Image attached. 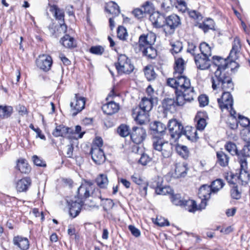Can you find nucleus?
I'll list each match as a JSON object with an SVG mask.
<instances>
[{"label": "nucleus", "instance_id": "f257e3e1", "mask_svg": "<svg viewBox=\"0 0 250 250\" xmlns=\"http://www.w3.org/2000/svg\"><path fill=\"white\" fill-rule=\"evenodd\" d=\"M77 193V200H67L69 215L73 218L76 217L80 213L83 205V199L91 196L100 198L102 201L104 200V199L102 198L99 188L91 180H85L78 188ZM104 200L107 201L108 199L106 198Z\"/></svg>", "mask_w": 250, "mask_h": 250}, {"label": "nucleus", "instance_id": "f03ea898", "mask_svg": "<svg viewBox=\"0 0 250 250\" xmlns=\"http://www.w3.org/2000/svg\"><path fill=\"white\" fill-rule=\"evenodd\" d=\"M167 84L176 90L185 91L186 92L194 91V88L191 86L190 81L182 74L173 75V78L167 79Z\"/></svg>", "mask_w": 250, "mask_h": 250}, {"label": "nucleus", "instance_id": "7ed1b4c3", "mask_svg": "<svg viewBox=\"0 0 250 250\" xmlns=\"http://www.w3.org/2000/svg\"><path fill=\"white\" fill-rule=\"evenodd\" d=\"M153 147L155 150L161 152V155L163 158H168L172 155V145L165 141L163 137L157 136L153 137Z\"/></svg>", "mask_w": 250, "mask_h": 250}, {"label": "nucleus", "instance_id": "20e7f679", "mask_svg": "<svg viewBox=\"0 0 250 250\" xmlns=\"http://www.w3.org/2000/svg\"><path fill=\"white\" fill-rule=\"evenodd\" d=\"M156 38V35L152 32L141 35L139 37L138 42L134 45L135 52L136 53H140L142 48L153 45L155 42Z\"/></svg>", "mask_w": 250, "mask_h": 250}, {"label": "nucleus", "instance_id": "39448f33", "mask_svg": "<svg viewBox=\"0 0 250 250\" xmlns=\"http://www.w3.org/2000/svg\"><path fill=\"white\" fill-rule=\"evenodd\" d=\"M221 85V87L224 90L229 91L233 90V84L231 78L226 73H224L219 77H212V87L215 90L218 86Z\"/></svg>", "mask_w": 250, "mask_h": 250}, {"label": "nucleus", "instance_id": "423d86ee", "mask_svg": "<svg viewBox=\"0 0 250 250\" xmlns=\"http://www.w3.org/2000/svg\"><path fill=\"white\" fill-rule=\"evenodd\" d=\"M217 101L219 106L222 111L226 110L229 112L232 117L234 118H236L234 116L236 112L232 107L233 99L229 91L224 92L221 97L217 99Z\"/></svg>", "mask_w": 250, "mask_h": 250}, {"label": "nucleus", "instance_id": "0eeeda50", "mask_svg": "<svg viewBox=\"0 0 250 250\" xmlns=\"http://www.w3.org/2000/svg\"><path fill=\"white\" fill-rule=\"evenodd\" d=\"M181 24L180 17L176 14H172L165 19L164 32L166 36L173 34L175 29Z\"/></svg>", "mask_w": 250, "mask_h": 250}, {"label": "nucleus", "instance_id": "6e6552de", "mask_svg": "<svg viewBox=\"0 0 250 250\" xmlns=\"http://www.w3.org/2000/svg\"><path fill=\"white\" fill-rule=\"evenodd\" d=\"M167 128L171 138L175 140L179 139L183 135L185 129L182 124L176 119H171L168 121Z\"/></svg>", "mask_w": 250, "mask_h": 250}, {"label": "nucleus", "instance_id": "1a4fd4ad", "mask_svg": "<svg viewBox=\"0 0 250 250\" xmlns=\"http://www.w3.org/2000/svg\"><path fill=\"white\" fill-rule=\"evenodd\" d=\"M116 69L125 73H130L133 71L134 67L126 55L121 54L118 57V62L115 64Z\"/></svg>", "mask_w": 250, "mask_h": 250}, {"label": "nucleus", "instance_id": "9d476101", "mask_svg": "<svg viewBox=\"0 0 250 250\" xmlns=\"http://www.w3.org/2000/svg\"><path fill=\"white\" fill-rule=\"evenodd\" d=\"M212 67L215 69L214 77H219L224 73H226L225 70L229 67V64L226 59L214 56L212 57Z\"/></svg>", "mask_w": 250, "mask_h": 250}, {"label": "nucleus", "instance_id": "9b49d317", "mask_svg": "<svg viewBox=\"0 0 250 250\" xmlns=\"http://www.w3.org/2000/svg\"><path fill=\"white\" fill-rule=\"evenodd\" d=\"M85 99L80 96L78 94H75L73 101L70 103L71 112L72 116H75L81 112L85 107Z\"/></svg>", "mask_w": 250, "mask_h": 250}, {"label": "nucleus", "instance_id": "f8f14e48", "mask_svg": "<svg viewBox=\"0 0 250 250\" xmlns=\"http://www.w3.org/2000/svg\"><path fill=\"white\" fill-rule=\"evenodd\" d=\"M175 93L176 94L175 104L178 106H182L186 101L190 102L193 100L195 95L194 91L189 92L176 90Z\"/></svg>", "mask_w": 250, "mask_h": 250}, {"label": "nucleus", "instance_id": "ddd939ff", "mask_svg": "<svg viewBox=\"0 0 250 250\" xmlns=\"http://www.w3.org/2000/svg\"><path fill=\"white\" fill-rule=\"evenodd\" d=\"M52 134L55 137L61 136L71 140L75 138L74 136V129L63 125H57L52 132Z\"/></svg>", "mask_w": 250, "mask_h": 250}, {"label": "nucleus", "instance_id": "4468645a", "mask_svg": "<svg viewBox=\"0 0 250 250\" xmlns=\"http://www.w3.org/2000/svg\"><path fill=\"white\" fill-rule=\"evenodd\" d=\"M50 11L54 13L56 19L59 21L61 31L63 33H65L67 30V26L64 23L63 11L59 8L57 6L53 5L50 6Z\"/></svg>", "mask_w": 250, "mask_h": 250}, {"label": "nucleus", "instance_id": "2eb2a0df", "mask_svg": "<svg viewBox=\"0 0 250 250\" xmlns=\"http://www.w3.org/2000/svg\"><path fill=\"white\" fill-rule=\"evenodd\" d=\"M90 154L92 160L95 164L101 165L105 160V156L103 149L100 147L94 146H91Z\"/></svg>", "mask_w": 250, "mask_h": 250}, {"label": "nucleus", "instance_id": "dca6fc26", "mask_svg": "<svg viewBox=\"0 0 250 250\" xmlns=\"http://www.w3.org/2000/svg\"><path fill=\"white\" fill-rule=\"evenodd\" d=\"M52 62V59L51 56L44 54L40 55L36 61L37 66L45 72H47L51 69Z\"/></svg>", "mask_w": 250, "mask_h": 250}, {"label": "nucleus", "instance_id": "f3484780", "mask_svg": "<svg viewBox=\"0 0 250 250\" xmlns=\"http://www.w3.org/2000/svg\"><path fill=\"white\" fill-rule=\"evenodd\" d=\"M146 135V131L142 127L134 126L130 133V137L132 141L136 144L143 142Z\"/></svg>", "mask_w": 250, "mask_h": 250}, {"label": "nucleus", "instance_id": "a211bd4d", "mask_svg": "<svg viewBox=\"0 0 250 250\" xmlns=\"http://www.w3.org/2000/svg\"><path fill=\"white\" fill-rule=\"evenodd\" d=\"M157 98L150 96V97H144L139 104V108L144 111H150L153 105L156 104Z\"/></svg>", "mask_w": 250, "mask_h": 250}, {"label": "nucleus", "instance_id": "6ab92c4d", "mask_svg": "<svg viewBox=\"0 0 250 250\" xmlns=\"http://www.w3.org/2000/svg\"><path fill=\"white\" fill-rule=\"evenodd\" d=\"M133 111L132 115L135 120L140 125H143L149 121L148 111L138 108Z\"/></svg>", "mask_w": 250, "mask_h": 250}, {"label": "nucleus", "instance_id": "aec40b11", "mask_svg": "<svg viewBox=\"0 0 250 250\" xmlns=\"http://www.w3.org/2000/svg\"><path fill=\"white\" fill-rule=\"evenodd\" d=\"M194 61L197 67L201 70L207 69L210 65L209 58L200 54L195 56Z\"/></svg>", "mask_w": 250, "mask_h": 250}, {"label": "nucleus", "instance_id": "412c9836", "mask_svg": "<svg viewBox=\"0 0 250 250\" xmlns=\"http://www.w3.org/2000/svg\"><path fill=\"white\" fill-rule=\"evenodd\" d=\"M13 244L21 250H27L29 247L28 239L21 236H15L13 238Z\"/></svg>", "mask_w": 250, "mask_h": 250}, {"label": "nucleus", "instance_id": "4be33fe9", "mask_svg": "<svg viewBox=\"0 0 250 250\" xmlns=\"http://www.w3.org/2000/svg\"><path fill=\"white\" fill-rule=\"evenodd\" d=\"M151 129L156 132L158 134V135L155 136L159 137H162V136L165 134L166 126V125L160 122L155 121L150 124Z\"/></svg>", "mask_w": 250, "mask_h": 250}, {"label": "nucleus", "instance_id": "5701e85b", "mask_svg": "<svg viewBox=\"0 0 250 250\" xmlns=\"http://www.w3.org/2000/svg\"><path fill=\"white\" fill-rule=\"evenodd\" d=\"M31 184V180L29 177H25L19 180L16 184V188L19 192L26 191Z\"/></svg>", "mask_w": 250, "mask_h": 250}, {"label": "nucleus", "instance_id": "b1692460", "mask_svg": "<svg viewBox=\"0 0 250 250\" xmlns=\"http://www.w3.org/2000/svg\"><path fill=\"white\" fill-rule=\"evenodd\" d=\"M187 166V164L185 163L176 164L173 176L176 178L185 177L187 174L188 170Z\"/></svg>", "mask_w": 250, "mask_h": 250}, {"label": "nucleus", "instance_id": "393cba45", "mask_svg": "<svg viewBox=\"0 0 250 250\" xmlns=\"http://www.w3.org/2000/svg\"><path fill=\"white\" fill-rule=\"evenodd\" d=\"M109 98V93L107 95L106 97L105 100L106 101V103L103 104L102 106V110L104 113V115L105 116V117H104L102 116V119L104 121V125L106 126V128H108V123L109 121H108V117L109 116V102L108 101V98Z\"/></svg>", "mask_w": 250, "mask_h": 250}, {"label": "nucleus", "instance_id": "a878e982", "mask_svg": "<svg viewBox=\"0 0 250 250\" xmlns=\"http://www.w3.org/2000/svg\"><path fill=\"white\" fill-rule=\"evenodd\" d=\"M183 135H185L188 140L192 141H196L199 138L196 129L189 126L184 129Z\"/></svg>", "mask_w": 250, "mask_h": 250}, {"label": "nucleus", "instance_id": "bb28decb", "mask_svg": "<svg viewBox=\"0 0 250 250\" xmlns=\"http://www.w3.org/2000/svg\"><path fill=\"white\" fill-rule=\"evenodd\" d=\"M185 68V62L182 58L175 59V63L174 66L173 75L178 74H182Z\"/></svg>", "mask_w": 250, "mask_h": 250}, {"label": "nucleus", "instance_id": "cd10ccee", "mask_svg": "<svg viewBox=\"0 0 250 250\" xmlns=\"http://www.w3.org/2000/svg\"><path fill=\"white\" fill-rule=\"evenodd\" d=\"M241 45L240 39L237 37H235L232 43V49L229 53V57L235 59L236 55L240 51Z\"/></svg>", "mask_w": 250, "mask_h": 250}, {"label": "nucleus", "instance_id": "c85d7f7f", "mask_svg": "<svg viewBox=\"0 0 250 250\" xmlns=\"http://www.w3.org/2000/svg\"><path fill=\"white\" fill-rule=\"evenodd\" d=\"M141 53L148 59H154L157 55V51L153 45L141 49Z\"/></svg>", "mask_w": 250, "mask_h": 250}, {"label": "nucleus", "instance_id": "c756f323", "mask_svg": "<svg viewBox=\"0 0 250 250\" xmlns=\"http://www.w3.org/2000/svg\"><path fill=\"white\" fill-rule=\"evenodd\" d=\"M212 193L210 186L203 185L199 189L198 194L201 198L209 199Z\"/></svg>", "mask_w": 250, "mask_h": 250}, {"label": "nucleus", "instance_id": "7c9ffc66", "mask_svg": "<svg viewBox=\"0 0 250 250\" xmlns=\"http://www.w3.org/2000/svg\"><path fill=\"white\" fill-rule=\"evenodd\" d=\"M182 207L185 208L189 212H194L198 210V207L195 201L192 200H184Z\"/></svg>", "mask_w": 250, "mask_h": 250}, {"label": "nucleus", "instance_id": "2f4dec72", "mask_svg": "<svg viewBox=\"0 0 250 250\" xmlns=\"http://www.w3.org/2000/svg\"><path fill=\"white\" fill-rule=\"evenodd\" d=\"M17 168L22 173H28L30 171L31 168L24 159H20L18 160L17 164Z\"/></svg>", "mask_w": 250, "mask_h": 250}, {"label": "nucleus", "instance_id": "473e14b6", "mask_svg": "<svg viewBox=\"0 0 250 250\" xmlns=\"http://www.w3.org/2000/svg\"><path fill=\"white\" fill-rule=\"evenodd\" d=\"M217 162L222 167L228 166L229 161V157L222 151L217 152L216 153Z\"/></svg>", "mask_w": 250, "mask_h": 250}, {"label": "nucleus", "instance_id": "72a5a7b5", "mask_svg": "<svg viewBox=\"0 0 250 250\" xmlns=\"http://www.w3.org/2000/svg\"><path fill=\"white\" fill-rule=\"evenodd\" d=\"M95 182L100 188H104L107 187L108 180L107 176L104 174H100L96 179Z\"/></svg>", "mask_w": 250, "mask_h": 250}, {"label": "nucleus", "instance_id": "f704fd0d", "mask_svg": "<svg viewBox=\"0 0 250 250\" xmlns=\"http://www.w3.org/2000/svg\"><path fill=\"white\" fill-rule=\"evenodd\" d=\"M238 183L241 185H245L248 183L250 179V174L248 171L240 170L237 174Z\"/></svg>", "mask_w": 250, "mask_h": 250}, {"label": "nucleus", "instance_id": "c9c22d12", "mask_svg": "<svg viewBox=\"0 0 250 250\" xmlns=\"http://www.w3.org/2000/svg\"><path fill=\"white\" fill-rule=\"evenodd\" d=\"M171 48L170 51L173 55L180 52L183 49V44L179 41H172L170 42Z\"/></svg>", "mask_w": 250, "mask_h": 250}, {"label": "nucleus", "instance_id": "e433bc0d", "mask_svg": "<svg viewBox=\"0 0 250 250\" xmlns=\"http://www.w3.org/2000/svg\"><path fill=\"white\" fill-rule=\"evenodd\" d=\"M13 111L11 106L0 105V118L4 119L9 117Z\"/></svg>", "mask_w": 250, "mask_h": 250}, {"label": "nucleus", "instance_id": "4c0bfd02", "mask_svg": "<svg viewBox=\"0 0 250 250\" xmlns=\"http://www.w3.org/2000/svg\"><path fill=\"white\" fill-rule=\"evenodd\" d=\"M144 72L145 76L148 81H153L156 78L157 75L151 65L146 66L144 68Z\"/></svg>", "mask_w": 250, "mask_h": 250}, {"label": "nucleus", "instance_id": "58836bf2", "mask_svg": "<svg viewBox=\"0 0 250 250\" xmlns=\"http://www.w3.org/2000/svg\"><path fill=\"white\" fill-rule=\"evenodd\" d=\"M177 153L184 159H187L189 156V150L187 146L178 144L175 147Z\"/></svg>", "mask_w": 250, "mask_h": 250}, {"label": "nucleus", "instance_id": "ea45409f", "mask_svg": "<svg viewBox=\"0 0 250 250\" xmlns=\"http://www.w3.org/2000/svg\"><path fill=\"white\" fill-rule=\"evenodd\" d=\"M74 41L73 38L71 37L69 35H65L61 39V42L64 47L70 48L76 46Z\"/></svg>", "mask_w": 250, "mask_h": 250}, {"label": "nucleus", "instance_id": "a19ab883", "mask_svg": "<svg viewBox=\"0 0 250 250\" xmlns=\"http://www.w3.org/2000/svg\"><path fill=\"white\" fill-rule=\"evenodd\" d=\"M225 184L222 179H218L213 181L210 186L212 193H216L223 188Z\"/></svg>", "mask_w": 250, "mask_h": 250}, {"label": "nucleus", "instance_id": "79ce46f5", "mask_svg": "<svg viewBox=\"0 0 250 250\" xmlns=\"http://www.w3.org/2000/svg\"><path fill=\"white\" fill-rule=\"evenodd\" d=\"M200 50L201 52V55L203 56L209 57L211 55V47L205 42L201 43L200 45Z\"/></svg>", "mask_w": 250, "mask_h": 250}, {"label": "nucleus", "instance_id": "37998d69", "mask_svg": "<svg viewBox=\"0 0 250 250\" xmlns=\"http://www.w3.org/2000/svg\"><path fill=\"white\" fill-rule=\"evenodd\" d=\"M195 120L197 121L196 129L203 130L207 125L206 120L202 118L200 113H198L195 118Z\"/></svg>", "mask_w": 250, "mask_h": 250}, {"label": "nucleus", "instance_id": "c03bdc74", "mask_svg": "<svg viewBox=\"0 0 250 250\" xmlns=\"http://www.w3.org/2000/svg\"><path fill=\"white\" fill-rule=\"evenodd\" d=\"M225 149L232 155H237L238 156V153L236 145L232 142H229L225 146Z\"/></svg>", "mask_w": 250, "mask_h": 250}, {"label": "nucleus", "instance_id": "a18cd8bd", "mask_svg": "<svg viewBox=\"0 0 250 250\" xmlns=\"http://www.w3.org/2000/svg\"><path fill=\"white\" fill-rule=\"evenodd\" d=\"M175 101L172 98L165 99L162 103L163 107L167 110H170L172 107H175Z\"/></svg>", "mask_w": 250, "mask_h": 250}, {"label": "nucleus", "instance_id": "49530a36", "mask_svg": "<svg viewBox=\"0 0 250 250\" xmlns=\"http://www.w3.org/2000/svg\"><path fill=\"white\" fill-rule=\"evenodd\" d=\"M213 27V21L211 19H208L206 22L199 24V27L202 29L204 32H207L208 30Z\"/></svg>", "mask_w": 250, "mask_h": 250}, {"label": "nucleus", "instance_id": "de8ad7c7", "mask_svg": "<svg viewBox=\"0 0 250 250\" xmlns=\"http://www.w3.org/2000/svg\"><path fill=\"white\" fill-rule=\"evenodd\" d=\"M118 133L122 137H126L130 135L128 126L125 125H121L117 129Z\"/></svg>", "mask_w": 250, "mask_h": 250}, {"label": "nucleus", "instance_id": "09e8293b", "mask_svg": "<svg viewBox=\"0 0 250 250\" xmlns=\"http://www.w3.org/2000/svg\"><path fill=\"white\" fill-rule=\"evenodd\" d=\"M237 173L234 174L232 172H228L225 174V178L228 183L233 185H235L236 182H238Z\"/></svg>", "mask_w": 250, "mask_h": 250}, {"label": "nucleus", "instance_id": "8fccbe9b", "mask_svg": "<svg viewBox=\"0 0 250 250\" xmlns=\"http://www.w3.org/2000/svg\"><path fill=\"white\" fill-rule=\"evenodd\" d=\"M143 12L146 15V14H151L153 13L154 7L153 4L149 1H146L142 6Z\"/></svg>", "mask_w": 250, "mask_h": 250}, {"label": "nucleus", "instance_id": "3c124183", "mask_svg": "<svg viewBox=\"0 0 250 250\" xmlns=\"http://www.w3.org/2000/svg\"><path fill=\"white\" fill-rule=\"evenodd\" d=\"M128 34L126 29L124 26H119L117 30L118 37L121 40H125Z\"/></svg>", "mask_w": 250, "mask_h": 250}, {"label": "nucleus", "instance_id": "603ef678", "mask_svg": "<svg viewBox=\"0 0 250 250\" xmlns=\"http://www.w3.org/2000/svg\"><path fill=\"white\" fill-rule=\"evenodd\" d=\"M120 13L119 6L115 2L110 1V15L113 17L118 16Z\"/></svg>", "mask_w": 250, "mask_h": 250}, {"label": "nucleus", "instance_id": "864d4df0", "mask_svg": "<svg viewBox=\"0 0 250 250\" xmlns=\"http://www.w3.org/2000/svg\"><path fill=\"white\" fill-rule=\"evenodd\" d=\"M184 200L181 199V197L179 194H172L171 196V201L175 206L182 207Z\"/></svg>", "mask_w": 250, "mask_h": 250}, {"label": "nucleus", "instance_id": "5fc2aeb1", "mask_svg": "<svg viewBox=\"0 0 250 250\" xmlns=\"http://www.w3.org/2000/svg\"><path fill=\"white\" fill-rule=\"evenodd\" d=\"M172 189L169 187H163L162 185L156 189V193L157 194L166 195L171 194Z\"/></svg>", "mask_w": 250, "mask_h": 250}, {"label": "nucleus", "instance_id": "6e6d98bb", "mask_svg": "<svg viewBox=\"0 0 250 250\" xmlns=\"http://www.w3.org/2000/svg\"><path fill=\"white\" fill-rule=\"evenodd\" d=\"M238 157H250V144H247L244 146L243 149L238 154Z\"/></svg>", "mask_w": 250, "mask_h": 250}, {"label": "nucleus", "instance_id": "4d7b16f0", "mask_svg": "<svg viewBox=\"0 0 250 250\" xmlns=\"http://www.w3.org/2000/svg\"><path fill=\"white\" fill-rule=\"evenodd\" d=\"M162 185V178L160 177H157L152 180L150 183L149 186L150 188L156 189Z\"/></svg>", "mask_w": 250, "mask_h": 250}, {"label": "nucleus", "instance_id": "13d9d810", "mask_svg": "<svg viewBox=\"0 0 250 250\" xmlns=\"http://www.w3.org/2000/svg\"><path fill=\"white\" fill-rule=\"evenodd\" d=\"M165 19L163 15H160L157 19H156V21H154V23L153 24V26L157 28H163L164 29Z\"/></svg>", "mask_w": 250, "mask_h": 250}, {"label": "nucleus", "instance_id": "bf43d9fd", "mask_svg": "<svg viewBox=\"0 0 250 250\" xmlns=\"http://www.w3.org/2000/svg\"><path fill=\"white\" fill-rule=\"evenodd\" d=\"M238 122L243 127H246L250 125V120L247 117L239 115Z\"/></svg>", "mask_w": 250, "mask_h": 250}, {"label": "nucleus", "instance_id": "052dcab7", "mask_svg": "<svg viewBox=\"0 0 250 250\" xmlns=\"http://www.w3.org/2000/svg\"><path fill=\"white\" fill-rule=\"evenodd\" d=\"M89 51L92 54L100 55L103 53L104 49L101 46H94L90 48Z\"/></svg>", "mask_w": 250, "mask_h": 250}, {"label": "nucleus", "instance_id": "680f3d73", "mask_svg": "<svg viewBox=\"0 0 250 250\" xmlns=\"http://www.w3.org/2000/svg\"><path fill=\"white\" fill-rule=\"evenodd\" d=\"M241 137L247 144H250V129H243L241 132Z\"/></svg>", "mask_w": 250, "mask_h": 250}, {"label": "nucleus", "instance_id": "e2e57ef3", "mask_svg": "<svg viewBox=\"0 0 250 250\" xmlns=\"http://www.w3.org/2000/svg\"><path fill=\"white\" fill-rule=\"evenodd\" d=\"M230 194L232 198L235 199H239L241 197V192L239 191L237 186H234L230 190Z\"/></svg>", "mask_w": 250, "mask_h": 250}, {"label": "nucleus", "instance_id": "0e129e2a", "mask_svg": "<svg viewBox=\"0 0 250 250\" xmlns=\"http://www.w3.org/2000/svg\"><path fill=\"white\" fill-rule=\"evenodd\" d=\"M32 160L34 164L37 166L45 167L46 166L45 161H43L37 155H34L32 157Z\"/></svg>", "mask_w": 250, "mask_h": 250}, {"label": "nucleus", "instance_id": "69168bd1", "mask_svg": "<svg viewBox=\"0 0 250 250\" xmlns=\"http://www.w3.org/2000/svg\"><path fill=\"white\" fill-rule=\"evenodd\" d=\"M120 108L118 103L110 101V115L116 113Z\"/></svg>", "mask_w": 250, "mask_h": 250}, {"label": "nucleus", "instance_id": "338daca9", "mask_svg": "<svg viewBox=\"0 0 250 250\" xmlns=\"http://www.w3.org/2000/svg\"><path fill=\"white\" fill-rule=\"evenodd\" d=\"M132 181L138 185H141L144 182L142 177L137 173H134L131 176Z\"/></svg>", "mask_w": 250, "mask_h": 250}, {"label": "nucleus", "instance_id": "774afa93", "mask_svg": "<svg viewBox=\"0 0 250 250\" xmlns=\"http://www.w3.org/2000/svg\"><path fill=\"white\" fill-rule=\"evenodd\" d=\"M151 159L147 154H143L139 160V163L143 166H146L151 161Z\"/></svg>", "mask_w": 250, "mask_h": 250}]
</instances>
